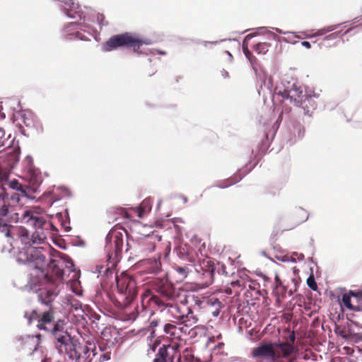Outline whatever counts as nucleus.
<instances>
[{
  "label": "nucleus",
  "instance_id": "4c0bfd02",
  "mask_svg": "<svg viewBox=\"0 0 362 362\" xmlns=\"http://www.w3.org/2000/svg\"><path fill=\"white\" fill-rule=\"evenodd\" d=\"M337 37H338V33H332V34L329 35L328 36H327L325 37V39H330V40H332V39H335Z\"/></svg>",
  "mask_w": 362,
  "mask_h": 362
},
{
  "label": "nucleus",
  "instance_id": "9d476101",
  "mask_svg": "<svg viewBox=\"0 0 362 362\" xmlns=\"http://www.w3.org/2000/svg\"><path fill=\"white\" fill-rule=\"evenodd\" d=\"M335 332L342 338L355 343L362 341V326L353 321L337 325Z\"/></svg>",
  "mask_w": 362,
  "mask_h": 362
},
{
  "label": "nucleus",
  "instance_id": "c756f323",
  "mask_svg": "<svg viewBox=\"0 0 362 362\" xmlns=\"http://www.w3.org/2000/svg\"><path fill=\"white\" fill-rule=\"evenodd\" d=\"M337 25H334L328 26L327 28L320 29L315 33L310 35V37L320 36V35H325L328 32H331V31H333L335 29H337Z\"/></svg>",
  "mask_w": 362,
  "mask_h": 362
},
{
  "label": "nucleus",
  "instance_id": "6e6552de",
  "mask_svg": "<svg viewBox=\"0 0 362 362\" xmlns=\"http://www.w3.org/2000/svg\"><path fill=\"white\" fill-rule=\"evenodd\" d=\"M151 44L149 39H141L130 33H124L112 35L103 43L102 48L105 52H110L119 47H132L134 52L141 53L139 49L143 45Z\"/></svg>",
  "mask_w": 362,
  "mask_h": 362
},
{
  "label": "nucleus",
  "instance_id": "f03ea898",
  "mask_svg": "<svg viewBox=\"0 0 362 362\" xmlns=\"http://www.w3.org/2000/svg\"><path fill=\"white\" fill-rule=\"evenodd\" d=\"M28 230L22 226H16L13 232V240H19L24 247L16 255V260L30 267V284L37 285L43 282L57 285L63 279L64 268L71 269L74 264L65 255L58 259H50L46 264L47 252L43 247L32 246Z\"/></svg>",
  "mask_w": 362,
  "mask_h": 362
},
{
  "label": "nucleus",
  "instance_id": "0eeeda50",
  "mask_svg": "<svg viewBox=\"0 0 362 362\" xmlns=\"http://www.w3.org/2000/svg\"><path fill=\"white\" fill-rule=\"evenodd\" d=\"M137 295L136 281L132 276L122 274L116 277V291L110 296L119 308H127Z\"/></svg>",
  "mask_w": 362,
  "mask_h": 362
},
{
  "label": "nucleus",
  "instance_id": "de8ad7c7",
  "mask_svg": "<svg viewBox=\"0 0 362 362\" xmlns=\"http://www.w3.org/2000/svg\"><path fill=\"white\" fill-rule=\"evenodd\" d=\"M42 362H47V360H44V361H42Z\"/></svg>",
  "mask_w": 362,
  "mask_h": 362
},
{
  "label": "nucleus",
  "instance_id": "b1692460",
  "mask_svg": "<svg viewBox=\"0 0 362 362\" xmlns=\"http://www.w3.org/2000/svg\"><path fill=\"white\" fill-rule=\"evenodd\" d=\"M7 161L6 167L13 168L15 164L18 161V156L14 153L7 154L6 156L0 157V165L4 162Z\"/></svg>",
  "mask_w": 362,
  "mask_h": 362
},
{
  "label": "nucleus",
  "instance_id": "49530a36",
  "mask_svg": "<svg viewBox=\"0 0 362 362\" xmlns=\"http://www.w3.org/2000/svg\"><path fill=\"white\" fill-rule=\"evenodd\" d=\"M160 54H165V52H160Z\"/></svg>",
  "mask_w": 362,
  "mask_h": 362
},
{
  "label": "nucleus",
  "instance_id": "1a4fd4ad",
  "mask_svg": "<svg viewBox=\"0 0 362 362\" xmlns=\"http://www.w3.org/2000/svg\"><path fill=\"white\" fill-rule=\"evenodd\" d=\"M105 249L108 259L117 262L121 257L123 247V235L117 230H111L105 238Z\"/></svg>",
  "mask_w": 362,
  "mask_h": 362
},
{
  "label": "nucleus",
  "instance_id": "a878e982",
  "mask_svg": "<svg viewBox=\"0 0 362 362\" xmlns=\"http://www.w3.org/2000/svg\"><path fill=\"white\" fill-rule=\"evenodd\" d=\"M30 182L33 187H38L42 182V177L39 172L30 170Z\"/></svg>",
  "mask_w": 362,
  "mask_h": 362
},
{
  "label": "nucleus",
  "instance_id": "f257e3e1",
  "mask_svg": "<svg viewBox=\"0 0 362 362\" xmlns=\"http://www.w3.org/2000/svg\"><path fill=\"white\" fill-rule=\"evenodd\" d=\"M57 295L56 288H40L37 292V300L49 306V308L43 311L33 310L26 313L25 316L28 322L29 325L35 323L38 329L52 334L57 349L61 354H65L72 362H90L93 360L91 356L95 357L98 355L95 345L89 343L88 346L72 340L66 330L67 320L64 317L57 318V312L52 306Z\"/></svg>",
  "mask_w": 362,
  "mask_h": 362
},
{
  "label": "nucleus",
  "instance_id": "393cba45",
  "mask_svg": "<svg viewBox=\"0 0 362 362\" xmlns=\"http://www.w3.org/2000/svg\"><path fill=\"white\" fill-rule=\"evenodd\" d=\"M46 239V235L42 231H35L30 238V244L34 246L35 244L38 245L43 243Z\"/></svg>",
  "mask_w": 362,
  "mask_h": 362
},
{
  "label": "nucleus",
  "instance_id": "a18cd8bd",
  "mask_svg": "<svg viewBox=\"0 0 362 362\" xmlns=\"http://www.w3.org/2000/svg\"><path fill=\"white\" fill-rule=\"evenodd\" d=\"M303 359H308V358H309V357L308 356V354H307V353H305V354H304V356H303Z\"/></svg>",
  "mask_w": 362,
  "mask_h": 362
},
{
  "label": "nucleus",
  "instance_id": "6ab92c4d",
  "mask_svg": "<svg viewBox=\"0 0 362 362\" xmlns=\"http://www.w3.org/2000/svg\"><path fill=\"white\" fill-rule=\"evenodd\" d=\"M164 332L171 340H180L181 332L179 326L168 323L164 326Z\"/></svg>",
  "mask_w": 362,
  "mask_h": 362
},
{
  "label": "nucleus",
  "instance_id": "58836bf2",
  "mask_svg": "<svg viewBox=\"0 0 362 362\" xmlns=\"http://www.w3.org/2000/svg\"><path fill=\"white\" fill-rule=\"evenodd\" d=\"M301 45H302L303 47H306V48H308V49L310 48V47H311L310 43L309 42H308V41H303V42H301Z\"/></svg>",
  "mask_w": 362,
  "mask_h": 362
},
{
  "label": "nucleus",
  "instance_id": "dca6fc26",
  "mask_svg": "<svg viewBox=\"0 0 362 362\" xmlns=\"http://www.w3.org/2000/svg\"><path fill=\"white\" fill-rule=\"evenodd\" d=\"M177 357L180 359V354L176 351L174 346H163L158 350L153 362H175V358Z\"/></svg>",
  "mask_w": 362,
  "mask_h": 362
},
{
  "label": "nucleus",
  "instance_id": "412c9836",
  "mask_svg": "<svg viewBox=\"0 0 362 362\" xmlns=\"http://www.w3.org/2000/svg\"><path fill=\"white\" fill-rule=\"evenodd\" d=\"M253 37L252 35H247L243 42V51L247 59L252 63L255 60V57L248 49L249 41Z\"/></svg>",
  "mask_w": 362,
  "mask_h": 362
},
{
  "label": "nucleus",
  "instance_id": "20e7f679",
  "mask_svg": "<svg viewBox=\"0 0 362 362\" xmlns=\"http://www.w3.org/2000/svg\"><path fill=\"white\" fill-rule=\"evenodd\" d=\"M3 201V204L0 206V221H6L8 222L21 221L28 226H33L36 229H42L47 224L44 217L33 209H26L20 216L17 212L16 207L10 203L8 199H5L1 193H0V202Z\"/></svg>",
  "mask_w": 362,
  "mask_h": 362
},
{
  "label": "nucleus",
  "instance_id": "7c9ffc66",
  "mask_svg": "<svg viewBox=\"0 0 362 362\" xmlns=\"http://www.w3.org/2000/svg\"><path fill=\"white\" fill-rule=\"evenodd\" d=\"M150 210L148 201L144 200L139 207V216L142 217L145 213Z\"/></svg>",
  "mask_w": 362,
  "mask_h": 362
},
{
  "label": "nucleus",
  "instance_id": "423d86ee",
  "mask_svg": "<svg viewBox=\"0 0 362 362\" xmlns=\"http://www.w3.org/2000/svg\"><path fill=\"white\" fill-rule=\"evenodd\" d=\"M294 347L288 342L264 343L252 350V358L272 362H286L293 353Z\"/></svg>",
  "mask_w": 362,
  "mask_h": 362
},
{
  "label": "nucleus",
  "instance_id": "9b49d317",
  "mask_svg": "<svg viewBox=\"0 0 362 362\" xmlns=\"http://www.w3.org/2000/svg\"><path fill=\"white\" fill-rule=\"evenodd\" d=\"M40 337V334L17 337L13 341L14 348L19 352L30 355L37 349Z\"/></svg>",
  "mask_w": 362,
  "mask_h": 362
},
{
  "label": "nucleus",
  "instance_id": "cd10ccee",
  "mask_svg": "<svg viewBox=\"0 0 362 362\" xmlns=\"http://www.w3.org/2000/svg\"><path fill=\"white\" fill-rule=\"evenodd\" d=\"M269 47L270 44L268 42H257L254 45L253 49L257 54H264L268 52Z\"/></svg>",
  "mask_w": 362,
  "mask_h": 362
},
{
  "label": "nucleus",
  "instance_id": "ddd939ff",
  "mask_svg": "<svg viewBox=\"0 0 362 362\" xmlns=\"http://www.w3.org/2000/svg\"><path fill=\"white\" fill-rule=\"evenodd\" d=\"M341 301L350 310L362 311V289L349 290L348 293L343 294Z\"/></svg>",
  "mask_w": 362,
  "mask_h": 362
},
{
  "label": "nucleus",
  "instance_id": "e433bc0d",
  "mask_svg": "<svg viewBox=\"0 0 362 362\" xmlns=\"http://www.w3.org/2000/svg\"><path fill=\"white\" fill-rule=\"evenodd\" d=\"M10 201V203L12 202L13 203H18L20 202V196L18 193H13L11 199H8Z\"/></svg>",
  "mask_w": 362,
  "mask_h": 362
},
{
  "label": "nucleus",
  "instance_id": "2eb2a0df",
  "mask_svg": "<svg viewBox=\"0 0 362 362\" xmlns=\"http://www.w3.org/2000/svg\"><path fill=\"white\" fill-rule=\"evenodd\" d=\"M17 117L18 125L24 135H26V130L24 129V127L28 129L37 128L36 117L30 110H22L17 113Z\"/></svg>",
  "mask_w": 362,
  "mask_h": 362
},
{
  "label": "nucleus",
  "instance_id": "4be33fe9",
  "mask_svg": "<svg viewBox=\"0 0 362 362\" xmlns=\"http://www.w3.org/2000/svg\"><path fill=\"white\" fill-rule=\"evenodd\" d=\"M242 177L240 175H234L233 176H231L230 177L220 181L217 186L220 188H226L228 187L233 185H235L240 182L241 180Z\"/></svg>",
  "mask_w": 362,
  "mask_h": 362
},
{
  "label": "nucleus",
  "instance_id": "c85d7f7f",
  "mask_svg": "<svg viewBox=\"0 0 362 362\" xmlns=\"http://www.w3.org/2000/svg\"><path fill=\"white\" fill-rule=\"evenodd\" d=\"M161 263L159 259H153L150 262V267L148 268L149 273L156 274L160 270Z\"/></svg>",
  "mask_w": 362,
  "mask_h": 362
},
{
  "label": "nucleus",
  "instance_id": "a19ab883",
  "mask_svg": "<svg viewBox=\"0 0 362 362\" xmlns=\"http://www.w3.org/2000/svg\"><path fill=\"white\" fill-rule=\"evenodd\" d=\"M158 325V322L157 320H153V321L151 322V327H156Z\"/></svg>",
  "mask_w": 362,
  "mask_h": 362
},
{
  "label": "nucleus",
  "instance_id": "c9c22d12",
  "mask_svg": "<svg viewBox=\"0 0 362 362\" xmlns=\"http://www.w3.org/2000/svg\"><path fill=\"white\" fill-rule=\"evenodd\" d=\"M116 213L121 215L122 216L124 217V218H129V216L127 213V211H126L125 209L124 208H117L116 209Z\"/></svg>",
  "mask_w": 362,
  "mask_h": 362
},
{
  "label": "nucleus",
  "instance_id": "2f4dec72",
  "mask_svg": "<svg viewBox=\"0 0 362 362\" xmlns=\"http://www.w3.org/2000/svg\"><path fill=\"white\" fill-rule=\"evenodd\" d=\"M308 286L313 291H316L317 288V285L315 282V278L313 276H310L307 279Z\"/></svg>",
  "mask_w": 362,
  "mask_h": 362
},
{
  "label": "nucleus",
  "instance_id": "f8f14e48",
  "mask_svg": "<svg viewBox=\"0 0 362 362\" xmlns=\"http://www.w3.org/2000/svg\"><path fill=\"white\" fill-rule=\"evenodd\" d=\"M298 283L295 278H291L290 281H287L282 279L278 274H275L273 292L278 297H284L287 293L291 296L297 291Z\"/></svg>",
  "mask_w": 362,
  "mask_h": 362
},
{
  "label": "nucleus",
  "instance_id": "37998d69",
  "mask_svg": "<svg viewBox=\"0 0 362 362\" xmlns=\"http://www.w3.org/2000/svg\"><path fill=\"white\" fill-rule=\"evenodd\" d=\"M75 35L77 37H80L81 40H83V38L81 37V34L79 33V32H76L75 33Z\"/></svg>",
  "mask_w": 362,
  "mask_h": 362
},
{
  "label": "nucleus",
  "instance_id": "bb28decb",
  "mask_svg": "<svg viewBox=\"0 0 362 362\" xmlns=\"http://www.w3.org/2000/svg\"><path fill=\"white\" fill-rule=\"evenodd\" d=\"M182 325H180V332H181V339L183 340V337L187 335H191L192 337L194 334L195 333V331L194 329H189V327L192 325H189V323H181Z\"/></svg>",
  "mask_w": 362,
  "mask_h": 362
},
{
  "label": "nucleus",
  "instance_id": "79ce46f5",
  "mask_svg": "<svg viewBox=\"0 0 362 362\" xmlns=\"http://www.w3.org/2000/svg\"><path fill=\"white\" fill-rule=\"evenodd\" d=\"M221 74H222V76L226 77H226H229L228 73L226 71H225V70L221 71Z\"/></svg>",
  "mask_w": 362,
  "mask_h": 362
},
{
  "label": "nucleus",
  "instance_id": "a211bd4d",
  "mask_svg": "<svg viewBox=\"0 0 362 362\" xmlns=\"http://www.w3.org/2000/svg\"><path fill=\"white\" fill-rule=\"evenodd\" d=\"M317 106L316 102L314 98L311 95H307L303 100L298 107H300L303 110L305 115L312 116L314 110Z\"/></svg>",
  "mask_w": 362,
  "mask_h": 362
},
{
  "label": "nucleus",
  "instance_id": "72a5a7b5",
  "mask_svg": "<svg viewBox=\"0 0 362 362\" xmlns=\"http://www.w3.org/2000/svg\"><path fill=\"white\" fill-rule=\"evenodd\" d=\"M111 358V352L110 351H106L104 353H101L99 356V360L100 362H103L105 361L110 360Z\"/></svg>",
  "mask_w": 362,
  "mask_h": 362
},
{
  "label": "nucleus",
  "instance_id": "f704fd0d",
  "mask_svg": "<svg viewBox=\"0 0 362 362\" xmlns=\"http://www.w3.org/2000/svg\"><path fill=\"white\" fill-rule=\"evenodd\" d=\"M176 271L180 274L183 277H186L188 273V269L186 267H177Z\"/></svg>",
  "mask_w": 362,
  "mask_h": 362
},
{
  "label": "nucleus",
  "instance_id": "f3484780",
  "mask_svg": "<svg viewBox=\"0 0 362 362\" xmlns=\"http://www.w3.org/2000/svg\"><path fill=\"white\" fill-rule=\"evenodd\" d=\"M281 95L284 98H289L291 102L296 106H298L301 100L307 95L306 94H304L303 90L300 88H293L290 90H284Z\"/></svg>",
  "mask_w": 362,
  "mask_h": 362
},
{
  "label": "nucleus",
  "instance_id": "5701e85b",
  "mask_svg": "<svg viewBox=\"0 0 362 362\" xmlns=\"http://www.w3.org/2000/svg\"><path fill=\"white\" fill-rule=\"evenodd\" d=\"M6 221H0V231L4 235L11 239L13 238V232L16 226H13L6 223Z\"/></svg>",
  "mask_w": 362,
  "mask_h": 362
},
{
  "label": "nucleus",
  "instance_id": "7ed1b4c3",
  "mask_svg": "<svg viewBox=\"0 0 362 362\" xmlns=\"http://www.w3.org/2000/svg\"><path fill=\"white\" fill-rule=\"evenodd\" d=\"M151 289L156 293L146 291L141 295V303L144 309L148 306L160 312H166L168 320L173 322L195 325L198 318L194 314V296L187 294L185 291H176L173 284L167 279H157L151 281Z\"/></svg>",
  "mask_w": 362,
  "mask_h": 362
},
{
  "label": "nucleus",
  "instance_id": "473e14b6",
  "mask_svg": "<svg viewBox=\"0 0 362 362\" xmlns=\"http://www.w3.org/2000/svg\"><path fill=\"white\" fill-rule=\"evenodd\" d=\"M11 187L13 189L22 192L23 193L25 192L23 190V186L21 184H20L17 180L11 182Z\"/></svg>",
  "mask_w": 362,
  "mask_h": 362
},
{
  "label": "nucleus",
  "instance_id": "c03bdc74",
  "mask_svg": "<svg viewBox=\"0 0 362 362\" xmlns=\"http://www.w3.org/2000/svg\"><path fill=\"white\" fill-rule=\"evenodd\" d=\"M281 120H282V114H280L276 122H281Z\"/></svg>",
  "mask_w": 362,
  "mask_h": 362
},
{
  "label": "nucleus",
  "instance_id": "ea45409f",
  "mask_svg": "<svg viewBox=\"0 0 362 362\" xmlns=\"http://www.w3.org/2000/svg\"><path fill=\"white\" fill-rule=\"evenodd\" d=\"M295 335H294V333H292L289 335V340L291 343H294L295 341Z\"/></svg>",
  "mask_w": 362,
  "mask_h": 362
},
{
  "label": "nucleus",
  "instance_id": "4468645a",
  "mask_svg": "<svg viewBox=\"0 0 362 362\" xmlns=\"http://www.w3.org/2000/svg\"><path fill=\"white\" fill-rule=\"evenodd\" d=\"M201 308H206L214 316H218L221 308V302L215 297L204 300H201L198 297H194V309L195 311H199Z\"/></svg>",
  "mask_w": 362,
  "mask_h": 362
},
{
  "label": "nucleus",
  "instance_id": "09e8293b",
  "mask_svg": "<svg viewBox=\"0 0 362 362\" xmlns=\"http://www.w3.org/2000/svg\"><path fill=\"white\" fill-rule=\"evenodd\" d=\"M297 362H303V361H297Z\"/></svg>",
  "mask_w": 362,
  "mask_h": 362
},
{
  "label": "nucleus",
  "instance_id": "39448f33",
  "mask_svg": "<svg viewBox=\"0 0 362 362\" xmlns=\"http://www.w3.org/2000/svg\"><path fill=\"white\" fill-rule=\"evenodd\" d=\"M182 258L192 263L197 262L195 269L199 274L200 283L204 286L211 285L214 281L215 267L213 260L201 253V256L191 247L187 246L180 249Z\"/></svg>",
  "mask_w": 362,
  "mask_h": 362
},
{
  "label": "nucleus",
  "instance_id": "aec40b11",
  "mask_svg": "<svg viewBox=\"0 0 362 362\" xmlns=\"http://www.w3.org/2000/svg\"><path fill=\"white\" fill-rule=\"evenodd\" d=\"M139 246L143 252H152L156 247L155 243L151 238H146L139 243Z\"/></svg>",
  "mask_w": 362,
  "mask_h": 362
}]
</instances>
